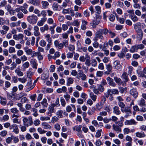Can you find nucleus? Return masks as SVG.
<instances>
[{"mask_svg":"<svg viewBox=\"0 0 146 146\" xmlns=\"http://www.w3.org/2000/svg\"><path fill=\"white\" fill-rule=\"evenodd\" d=\"M38 18L37 17L34 15H33L27 17V19L28 21L30 24H35L37 21Z\"/></svg>","mask_w":146,"mask_h":146,"instance_id":"f257e3e1","label":"nucleus"},{"mask_svg":"<svg viewBox=\"0 0 146 146\" xmlns=\"http://www.w3.org/2000/svg\"><path fill=\"white\" fill-rule=\"evenodd\" d=\"M104 36L102 34L99 30H98L95 33V36L94 38V40H98L99 39L101 40L104 39Z\"/></svg>","mask_w":146,"mask_h":146,"instance_id":"f03ea898","label":"nucleus"},{"mask_svg":"<svg viewBox=\"0 0 146 146\" xmlns=\"http://www.w3.org/2000/svg\"><path fill=\"white\" fill-rule=\"evenodd\" d=\"M137 123L134 119H131L126 120L124 122V124L125 125H136Z\"/></svg>","mask_w":146,"mask_h":146,"instance_id":"7ed1b4c3","label":"nucleus"},{"mask_svg":"<svg viewBox=\"0 0 146 146\" xmlns=\"http://www.w3.org/2000/svg\"><path fill=\"white\" fill-rule=\"evenodd\" d=\"M130 93L135 99H136L138 97V93L135 89H133L130 90Z\"/></svg>","mask_w":146,"mask_h":146,"instance_id":"20e7f679","label":"nucleus"},{"mask_svg":"<svg viewBox=\"0 0 146 146\" xmlns=\"http://www.w3.org/2000/svg\"><path fill=\"white\" fill-rule=\"evenodd\" d=\"M106 80L108 84L110 86L113 87H114L116 86V84L114 82L113 79L112 78L109 77L106 78Z\"/></svg>","mask_w":146,"mask_h":146,"instance_id":"39448f33","label":"nucleus"},{"mask_svg":"<svg viewBox=\"0 0 146 146\" xmlns=\"http://www.w3.org/2000/svg\"><path fill=\"white\" fill-rule=\"evenodd\" d=\"M137 103L139 106L141 107L145 106L146 105L145 100L142 98L138 100Z\"/></svg>","mask_w":146,"mask_h":146,"instance_id":"423d86ee","label":"nucleus"},{"mask_svg":"<svg viewBox=\"0 0 146 146\" xmlns=\"http://www.w3.org/2000/svg\"><path fill=\"white\" fill-rule=\"evenodd\" d=\"M54 44L55 46L57 48L61 49H62L63 47V45L62 43H60L59 41L57 40H55L54 41Z\"/></svg>","mask_w":146,"mask_h":146,"instance_id":"0eeeda50","label":"nucleus"},{"mask_svg":"<svg viewBox=\"0 0 146 146\" xmlns=\"http://www.w3.org/2000/svg\"><path fill=\"white\" fill-rule=\"evenodd\" d=\"M34 32V35L36 36H38L40 35V33L39 31V29L37 26H35L33 27Z\"/></svg>","mask_w":146,"mask_h":146,"instance_id":"6e6552de","label":"nucleus"},{"mask_svg":"<svg viewBox=\"0 0 146 146\" xmlns=\"http://www.w3.org/2000/svg\"><path fill=\"white\" fill-rule=\"evenodd\" d=\"M113 130L118 133L121 132V129L118 125L113 124L112 125Z\"/></svg>","mask_w":146,"mask_h":146,"instance_id":"1a4fd4ad","label":"nucleus"},{"mask_svg":"<svg viewBox=\"0 0 146 146\" xmlns=\"http://www.w3.org/2000/svg\"><path fill=\"white\" fill-rule=\"evenodd\" d=\"M23 37L24 35L22 34H19L18 35H15L13 36V39L17 40L23 39Z\"/></svg>","mask_w":146,"mask_h":146,"instance_id":"9d476101","label":"nucleus"},{"mask_svg":"<svg viewBox=\"0 0 146 146\" xmlns=\"http://www.w3.org/2000/svg\"><path fill=\"white\" fill-rule=\"evenodd\" d=\"M137 34V39L140 41L142 38L143 36V33L142 30L136 31Z\"/></svg>","mask_w":146,"mask_h":146,"instance_id":"9b49d317","label":"nucleus"},{"mask_svg":"<svg viewBox=\"0 0 146 146\" xmlns=\"http://www.w3.org/2000/svg\"><path fill=\"white\" fill-rule=\"evenodd\" d=\"M113 65L115 68L117 70L121 69L122 67V66L120 64L119 62L117 60L115 61L114 62Z\"/></svg>","mask_w":146,"mask_h":146,"instance_id":"f8f14e48","label":"nucleus"},{"mask_svg":"<svg viewBox=\"0 0 146 146\" xmlns=\"http://www.w3.org/2000/svg\"><path fill=\"white\" fill-rule=\"evenodd\" d=\"M134 28L135 32L141 30V23L139 22H138L133 25Z\"/></svg>","mask_w":146,"mask_h":146,"instance_id":"ddd939ff","label":"nucleus"},{"mask_svg":"<svg viewBox=\"0 0 146 146\" xmlns=\"http://www.w3.org/2000/svg\"><path fill=\"white\" fill-rule=\"evenodd\" d=\"M47 18L45 17H43L41 19V20L38 21L37 23V25L39 27L42 26L44 23L46 21Z\"/></svg>","mask_w":146,"mask_h":146,"instance_id":"4468645a","label":"nucleus"},{"mask_svg":"<svg viewBox=\"0 0 146 146\" xmlns=\"http://www.w3.org/2000/svg\"><path fill=\"white\" fill-rule=\"evenodd\" d=\"M88 24V22L84 19L82 20V24L81 26V28L83 30H85L86 29V25Z\"/></svg>","mask_w":146,"mask_h":146,"instance_id":"2eb2a0df","label":"nucleus"},{"mask_svg":"<svg viewBox=\"0 0 146 146\" xmlns=\"http://www.w3.org/2000/svg\"><path fill=\"white\" fill-rule=\"evenodd\" d=\"M113 113L117 115H119L121 113V111L119 108L117 106H115L113 108Z\"/></svg>","mask_w":146,"mask_h":146,"instance_id":"dca6fc26","label":"nucleus"},{"mask_svg":"<svg viewBox=\"0 0 146 146\" xmlns=\"http://www.w3.org/2000/svg\"><path fill=\"white\" fill-rule=\"evenodd\" d=\"M136 136L138 137H144L146 136V135L143 132H137L135 133Z\"/></svg>","mask_w":146,"mask_h":146,"instance_id":"f3484780","label":"nucleus"},{"mask_svg":"<svg viewBox=\"0 0 146 146\" xmlns=\"http://www.w3.org/2000/svg\"><path fill=\"white\" fill-rule=\"evenodd\" d=\"M100 21V20H99V19H94L93 22L90 23V25L92 26L93 28H95L96 25L98 24Z\"/></svg>","mask_w":146,"mask_h":146,"instance_id":"a211bd4d","label":"nucleus"},{"mask_svg":"<svg viewBox=\"0 0 146 146\" xmlns=\"http://www.w3.org/2000/svg\"><path fill=\"white\" fill-rule=\"evenodd\" d=\"M29 2L34 5L38 6L40 4V2L38 0H29Z\"/></svg>","mask_w":146,"mask_h":146,"instance_id":"6ab92c4d","label":"nucleus"},{"mask_svg":"<svg viewBox=\"0 0 146 146\" xmlns=\"http://www.w3.org/2000/svg\"><path fill=\"white\" fill-rule=\"evenodd\" d=\"M41 125L44 129H50L51 128V126L48 123L43 122L42 123Z\"/></svg>","mask_w":146,"mask_h":146,"instance_id":"aec40b11","label":"nucleus"},{"mask_svg":"<svg viewBox=\"0 0 146 146\" xmlns=\"http://www.w3.org/2000/svg\"><path fill=\"white\" fill-rule=\"evenodd\" d=\"M24 49L26 54L27 55H31L33 52L32 49L29 48L27 47H25Z\"/></svg>","mask_w":146,"mask_h":146,"instance_id":"412c9836","label":"nucleus"},{"mask_svg":"<svg viewBox=\"0 0 146 146\" xmlns=\"http://www.w3.org/2000/svg\"><path fill=\"white\" fill-rule=\"evenodd\" d=\"M85 56H86V59L85 64L87 66H89L91 64V62H90V57L87 54Z\"/></svg>","mask_w":146,"mask_h":146,"instance_id":"4be33fe9","label":"nucleus"},{"mask_svg":"<svg viewBox=\"0 0 146 146\" xmlns=\"http://www.w3.org/2000/svg\"><path fill=\"white\" fill-rule=\"evenodd\" d=\"M121 77L126 82H127L129 80L127 74L126 72H124L123 73Z\"/></svg>","mask_w":146,"mask_h":146,"instance_id":"5701e85b","label":"nucleus"},{"mask_svg":"<svg viewBox=\"0 0 146 146\" xmlns=\"http://www.w3.org/2000/svg\"><path fill=\"white\" fill-rule=\"evenodd\" d=\"M138 50V48L137 45H135L132 46L130 49L129 51L131 53H133L135 52H137Z\"/></svg>","mask_w":146,"mask_h":146,"instance_id":"b1692460","label":"nucleus"},{"mask_svg":"<svg viewBox=\"0 0 146 146\" xmlns=\"http://www.w3.org/2000/svg\"><path fill=\"white\" fill-rule=\"evenodd\" d=\"M41 104L42 105L43 108H46L48 105V104L47 102V100L46 99H43L42 101L40 102Z\"/></svg>","mask_w":146,"mask_h":146,"instance_id":"393cba45","label":"nucleus"},{"mask_svg":"<svg viewBox=\"0 0 146 146\" xmlns=\"http://www.w3.org/2000/svg\"><path fill=\"white\" fill-rule=\"evenodd\" d=\"M44 37L46 38V40L48 43H52V40L50 34L46 35Z\"/></svg>","mask_w":146,"mask_h":146,"instance_id":"a878e982","label":"nucleus"},{"mask_svg":"<svg viewBox=\"0 0 146 146\" xmlns=\"http://www.w3.org/2000/svg\"><path fill=\"white\" fill-rule=\"evenodd\" d=\"M81 125H76L74 126L73 127V129L74 131L80 132L81 131Z\"/></svg>","mask_w":146,"mask_h":146,"instance_id":"bb28decb","label":"nucleus"},{"mask_svg":"<svg viewBox=\"0 0 146 146\" xmlns=\"http://www.w3.org/2000/svg\"><path fill=\"white\" fill-rule=\"evenodd\" d=\"M103 105L100 102L98 103L96 105V110L98 111H100L102 108Z\"/></svg>","mask_w":146,"mask_h":146,"instance_id":"cd10ccee","label":"nucleus"},{"mask_svg":"<svg viewBox=\"0 0 146 146\" xmlns=\"http://www.w3.org/2000/svg\"><path fill=\"white\" fill-rule=\"evenodd\" d=\"M91 65L93 67H96L98 64L97 61L94 58L91 59Z\"/></svg>","mask_w":146,"mask_h":146,"instance_id":"c85d7f7f","label":"nucleus"},{"mask_svg":"<svg viewBox=\"0 0 146 146\" xmlns=\"http://www.w3.org/2000/svg\"><path fill=\"white\" fill-rule=\"evenodd\" d=\"M71 25L74 26H76L78 27L80 25V22L78 21V19H76L73 21Z\"/></svg>","mask_w":146,"mask_h":146,"instance_id":"c756f323","label":"nucleus"},{"mask_svg":"<svg viewBox=\"0 0 146 146\" xmlns=\"http://www.w3.org/2000/svg\"><path fill=\"white\" fill-rule=\"evenodd\" d=\"M74 82V80L71 77H69L67 79L66 85L67 86H69L70 84L73 83Z\"/></svg>","mask_w":146,"mask_h":146,"instance_id":"7c9ffc66","label":"nucleus"},{"mask_svg":"<svg viewBox=\"0 0 146 146\" xmlns=\"http://www.w3.org/2000/svg\"><path fill=\"white\" fill-rule=\"evenodd\" d=\"M31 64L33 65V67L36 69H37V65L36 63V61L35 59H32L31 60Z\"/></svg>","mask_w":146,"mask_h":146,"instance_id":"2f4dec72","label":"nucleus"},{"mask_svg":"<svg viewBox=\"0 0 146 146\" xmlns=\"http://www.w3.org/2000/svg\"><path fill=\"white\" fill-rule=\"evenodd\" d=\"M0 103L1 104L3 105V106H5L7 104V102L6 101V99L3 98L0 96Z\"/></svg>","mask_w":146,"mask_h":146,"instance_id":"473e14b6","label":"nucleus"},{"mask_svg":"<svg viewBox=\"0 0 146 146\" xmlns=\"http://www.w3.org/2000/svg\"><path fill=\"white\" fill-rule=\"evenodd\" d=\"M15 72L19 76H22L23 75V73L21 72L19 69H17L15 71Z\"/></svg>","mask_w":146,"mask_h":146,"instance_id":"72a5a7b5","label":"nucleus"},{"mask_svg":"<svg viewBox=\"0 0 146 146\" xmlns=\"http://www.w3.org/2000/svg\"><path fill=\"white\" fill-rule=\"evenodd\" d=\"M41 4L42 5V7L44 9L47 8L49 5V3L47 1H42Z\"/></svg>","mask_w":146,"mask_h":146,"instance_id":"f704fd0d","label":"nucleus"},{"mask_svg":"<svg viewBox=\"0 0 146 146\" xmlns=\"http://www.w3.org/2000/svg\"><path fill=\"white\" fill-rule=\"evenodd\" d=\"M98 30L102 34H103L105 35H107L108 33V31H109V30H108L107 28H104L103 29H100Z\"/></svg>","mask_w":146,"mask_h":146,"instance_id":"c9c22d12","label":"nucleus"},{"mask_svg":"<svg viewBox=\"0 0 146 146\" xmlns=\"http://www.w3.org/2000/svg\"><path fill=\"white\" fill-rule=\"evenodd\" d=\"M56 26V25L55 23L52 26H50L49 28V29L51 32V35H53L54 33V29Z\"/></svg>","mask_w":146,"mask_h":146,"instance_id":"e433bc0d","label":"nucleus"},{"mask_svg":"<svg viewBox=\"0 0 146 146\" xmlns=\"http://www.w3.org/2000/svg\"><path fill=\"white\" fill-rule=\"evenodd\" d=\"M90 98L93 100L95 102L97 98V96L95 95L92 92H90Z\"/></svg>","mask_w":146,"mask_h":146,"instance_id":"4c0bfd02","label":"nucleus"},{"mask_svg":"<svg viewBox=\"0 0 146 146\" xmlns=\"http://www.w3.org/2000/svg\"><path fill=\"white\" fill-rule=\"evenodd\" d=\"M131 19L134 22H136L138 20V17L134 13L131 16Z\"/></svg>","mask_w":146,"mask_h":146,"instance_id":"58836bf2","label":"nucleus"},{"mask_svg":"<svg viewBox=\"0 0 146 146\" xmlns=\"http://www.w3.org/2000/svg\"><path fill=\"white\" fill-rule=\"evenodd\" d=\"M13 132L16 134H17L19 133V130L18 125L15 124V125L13 128Z\"/></svg>","mask_w":146,"mask_h":146,"instance_id":"ea45409f","label":"nucleus"},{"mask_svg":"<svg viewBox=\"0 0 146 146\" xmlns=\"http://www.w3.org/2000/svg\"><path fill=\"white\" fill-rule=\"evenodd\" d=\"M11 112L13 114H17L19 113V111L16 108H13L10 110Z\"/></svg>","mask_w":146,"mask_h":146,"instance_id":"a19ab883","label":"nucleus"},{"mask_svg":"<svg viewBox=\"0 0 146 146\" xmlns=\"http://www.w3.org/2000/svg\"><path fill=\"white\" fill-rule=\"evenodd\" d=\"M58 5L56 3H53L52 5V8L53 10L54 11L58 10Z\"/></svg>","mask_w":146,"mask_h":146,"instance_id":"79ce46f5","label":"nucleus"},{"mask_svg":"<svg viewBox=\"0 0 146 146\" xmlns=\"http://www.w3.org/2000/svg\"><path fill=\"white\" fill-rule=\"evenodd\" d=\"M109 91L110 92L113 94H119V91L117 89H113L112 90L109 89Z\"/></svg>","mask_w":146,"mask_h":146,"instance_id":"37998d69","label":"nucleus"},{"mask_svg":"<svg viewBox=\"0 0 146 146\" xmlns=\"http://www.w3.org/2000/svg\"><path fill=\"white\" fill-rule=\"evenodd\" d=\"M127 68L128 69V73L129 75L130 74L131 75L133 70V68L131 66H129Z\"/></svg>","mask_w":146,"mask_h":146,"instance_id":"c03bdc74","label":"nucleus"},{"mask_svg":"<svg viewBox=\"0 0 146 146\" xmlns=\"http://www.w3.org/2000/svg\"><path fill=\"white\" fill-rule=\"evenodd\" d=\"M123 133L125 135L128 134L130 132V129L127 127L124 128L123 129Z\"/></svg>","mask_w":146,"mask_h":146,"instance_id":"a18cd8bd","label":"nucleus"},{"mask_svg":"<svg viewBox=\"0 0 146 146\" xmlns=\"http://www.w3.org/2000/svg\"><path fill=\"white\" fill-rule=\"evenodd\" d=\"M9 52L10 53H15L16 52L15 48L12 46H10L9 48Z\"/></svg>","mask_w":146,"mask_h":146,"instance_id":"49530a36","label":"nucleus"},{"mask_svg":"<svg viewBox=\"0 0 146 146\" xmlns=\"http://www.w3.org/2000/svg\"><path fill=\"white\" fill-rule=\"evenodd\" d=\"M78 72L77 74V76L76 77V78L78 79H80L84 73L83 71L81 70H79L78 71Z\"/></svg>","mask_w":146,"mask_h":146,"instance_id":"de8ad7c7","label":"nucleus"},{"mask_svg":"<svg viewBox=\"0 0 146 146\" xmlns=\"http://www.w3.org/2000/svg\"><path fill=\"white\" fill-rule=\"evenodd\" d=\"M95 86L94 85H92V86H90L91 88H94L93 92L96 94H99V91L98 90V88H95Z\"/></svg>","mask_w":146,"mask_h":146,"instance_id":"09e8293b","label":"nucleus"},{"mask_svg":"<svg viewBox=\"0 0 146 146\" xmlns=\"http://www.w3.org/2000/svg\"><path fill=\"white\" fill-rule=\"evenodd\" d=\"M114 79L115 82L118 84H120L121 82V80L120 78H118L117 77H115Z\"/></svg>","mask_w":146,"mask_h":146,"instance_id":"8fccbe9b","label":"nucleus"},{"mask_svg":"<svg viewBox=\"0 0 146 146\" xmlns=\"http://www.w3.org/2000/svg\"><path fill=\"white\" fill-rule=\"evenodd\" d=\"M102 131V130L101 129H100L98 130L96 133L95 135V137L97 138H99L100 137L101 135V132Z\"/></svg>","mask_w":146,"mask_h":146,"instance_id":"3c124183","label":"nucleus"},{"mask_svg":"<svg viewBox=\"0 0 146 146\" xmlns=\"http://www.w3.org/2000/svg\"><path fill=\"white\" fill-rule=\"evenodd\" d=\"M18 80L22 83H24L27 82V78L23 77V78H18Z\"/></svg>","mask_w":146,"mask_h":146,"instance_id":"603ef678","label":"nucleus"},{"mask_svg":"<svg viewBox=\"0 0 146 146\" xmlns=\"http://www.w3.org/2000/svg\"><path fill=\"white\" fill-rule=\"evenodd\" d=\"M63 111L62 110H60L56 113L57 116L61 118L62 117Z\"/></svg>","mask_w":146,"mask_h":146,"instance_id":"864d4df0","label":"nucleus"},{"mask_svg":"<svg viewBox=\"0 0 146 146\" xmlns=\"http://www.w3.org/2000/svg\"><path fill=\"white\" fill-rule=\"evenodd\" d=\"M104 109L107 111V112H110L111 110V109L110 106H107L104 107Z\"/></svg>","mask_w":146,"mask_h":146,"instance_id":"5fc2aeb1","label":"nucleus"},{"mask_svg":"<svg viewBox=\"0 0 146 146\" xmlns=\"http://www.w3.org/2000/svg\"><path fill=\"white\" fill-rule=\"evenodd\" d=\"M38 132L40 134H43L45 133L46 131L44 129H42L41 127H38L37 129Z\"/></svg>","mask_w":146,"mask_h":146,"instance_id":"6e6d98bb","label":"nucleus"},{"mask_svg":"<svg viewBox=\"0 0 146 146\" xmlns=\"http://www.w3.org/2000/svg\"><path fill=\"white\" fill-rule=\"evenodd\" d=\"M63 45V47H64V46L65 47H67L68 45V40H64L62 43Z\"/></svg>","mask_w":146,"mask_h":146,"instance_id":"4d7b16f0","label":"nucleus"},{"mask_svg":"<svg viewBox=\"0 0 146 146\" xmlns=\"http://www.w3.org/2000/svg\"><path fill=\"white\" fill-rule=\"evenodd\" d=\"M24 53V52L21 50H19L17 52V56H21Z\"/></svg>","mask_w":146,"mask_h":146,"instance_id":"13d9d810","label":"nucleus"},{"mask_svg":"<svg viewBox=\"0 0 146 146\" xmlns=\"http://www.w3.org/2000/svg\"><path fill=\"white\" fill-rule=\"evenodd\" d=\"M39 44L41 46L44 47L46 45V42L44 40H42L40 41Z\"/></svg>","mask_w":146,"mask_h":146,"instance_id":"bf43d9fd","label":"nucleus"},{"mask_svg":"<svg viewBox=\"0 0 146 146\" xmlns=\"http://www.w3.org/2000/svg\"><path fill=\"white\" fill-rule=\"evenodd\" d=\"M47 22L48 24L49 25L53 24L54 25V21L53 19L51 18H48L47 20Z\"/></svg>","mask_w":146,"mask_h":146,"instance_id":"052dcab7","label":"nucleus"},{"mask_svg":"<svg viewBox=\"0 0 146 146\" xmlns=\"http://www.w3.org/2000/svg\"><path fill=\"white\" fill-rule=\"evenodd\" d=\"M7 133V132L6 130H3L0 133V135L1 137H4L5 136Z\"/></svg>","mask_w":146,"mask_h":146,"instance_id":"680f3d73","label":"nucleus"},{"mask_svg":"<svg viewBox=\"0 0 146 146\" xmlns=\"http://www.w3.org/2000/svg\"><path fill=\"white\" fill-rule=\"evenodd\" d=\"M27 77L30 78L33 75V72L29 70L27 71Z\"/></svg>","mask_w":146,"mask_h":146,"instance_id":"e2e57ef3","label":"nucleus"},{"mask_svg":"<svg viewBox=\"0 0 146 146\" xmlns=\"http://www.w3.org/2000/svg\"><path fill=\"white\" fill-rule=\"evenodd\" d=\"M23 69H26L29 67V64L28 62H25L22 65Z\"/></svg>","mask_w":146,"mask_h":146,"instance_id":"0e129e2a","label":"nucleus"},{"mask_svg":"<svg viewBox=\"0 0 146 146\" xmlns=\"http://www.w3.org/2000/svg\"><path fill=\"white\" fill-rule=\"evenodd\" d=\"M20 58L21 59V62H24L27 60V57L25 55L21 56Z\"/></svg>","mask_w":146,"mask_h":146,"instance_id":"69168bd1","label":"nucleus"},{"mask_svg":"<svg viewBox=\"0 0 146 146\" xmlns=\"http://www.w3.org/2000/svg\"><path fill=\"white\" fill-rule=\"evenodd\" d=\"M98 68L99 69L101 70H103L104 69V64L102 63H100L99 64L98 66Z\"/></svg>","mask_w":146,"mask_h":146,"instance_id":"338daca9","label":"nucleus"},{"mask_svg":"<svg viewBox=\"0 0 146 146\" xmlns=\"http://www.w3.org/2000/svg\"><path fill=\"white\" fill-rule=\"evenodd\" d=\"M110 21L112 22H113L115 20V16L112 14H111L109 17Z\"/></svg>","mask_w":146,"mask_h":146,"instance_id":"774afa93","label":"nucleus"}]
</instances>
